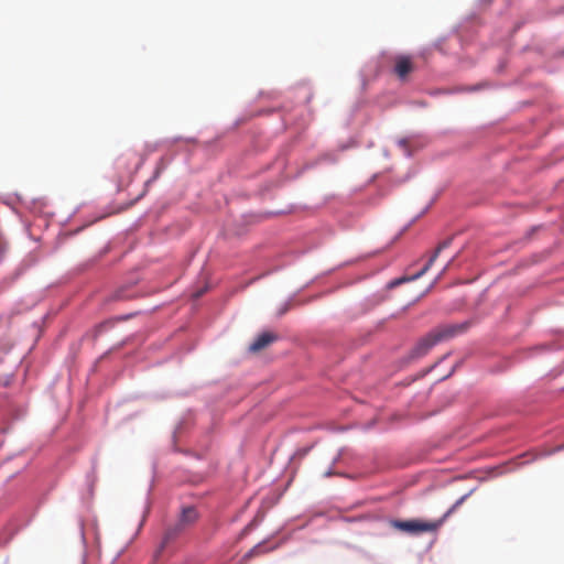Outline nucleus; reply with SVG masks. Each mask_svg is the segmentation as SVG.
Instances as JSON below:
<instances>
[{
  "instance_id": "f257e3e1",
  "label": "nucleus",
  "mask_w": 564,
  "mask_h": 564,
  "mask_svg": "<svg viewBox=\"0 0 564 564\" xmlns=\"http://www.w3.org/2000/svg\"><path fill=\"white\" fill-rule=\"evenodd\" d=\"M465 325L463 324L441 325L438 327L433 328L416 343V345L412 348L410 352V357L412 359L422 358L435 345L453 338L457 334L463 333Z\"/></svg>"
},
{
  "instance_id": "f03ea898",
  "label": "nucleus",
  "mask_w": 564,
  "mask_h": 564,
  "mask_svg": "<svg viewBox=\"0 0 564 564\" xmlns=\"http://www.w3.org/2000/svg\"><path fill=\"white\" fill-rule=\"evenodd\" d=\"M453 509L448 510L443 518L433 521H424V520H391L390 525L393 529L399 531L409 533V534H420L423 532H436L444 523L445 519L452 512Z\"/></svg>"
},
{
  "instance_id": "7ed1b4c3",
  "label": "nucleus",
  "mask_w": 564,
  "mask_h": 564,
  "mask_svg": "<svg viewBox=\"0 0 564 564\" xmlns=\"http://www.w3.org/2000/svg\"><path fill=\"white\" fill-rule=\"evenodd\" d=\"M393 72L399 79L405 80L411 72L414 69L412 58L408 55H397L393 58Z\"/></svg>"
},
{
  "instance_id": "20e7f679",
  "label": "nucleus",
  "mask_w": 564,
  "mask_h": 564,
  "mask_svg": "<svg viewBox=\"0 0 564 564\" xmlns=\"http://www.w3.org/2000/svg\"><path fill=\"white\" fill-rule=\"evenodd\" d=\"M452 243V238H448L446 240H444L443 242H441L437 248L435 249L433 256L430 258V260L427 261V263L422 268V270L420 272H417L416 274H414L413 276L409 278V279H402V280H398L395 281L393 284H399L403 281H411V280H415V279H419L420 276H422L430 268L431 265L434 263V261L436 260V258L438 257L440 252L445 249V248H448L449 245Z\"/></svg>"
},
{
  "instance_id": "39448f33",
  "label": "nucleus",
  "mask_w": 564,
  "mask_h": 564,
  "mask_svg": "<svg viewBox=\"0 0 564 564\" xmlns=\"http://www.w3.org/2000/svg\"><path fill=\"white\" fill-rule=\"evenodd\" d=\"M278 339V335L271 332L260 334L249 346V351L259 352Z\"/></svg>"
},
{
  "instance_id": "423d86ee",
  "label": "nucleus",
  "mask_w": 564,
  "mask_h": 564,
  "mask_svg": "<svg viewBox=\"0 0 564 564\" xmlns=\"http://www.w3.org/2000/svg\"><path fill=\"white\" fill-rule=\"evenodd\" d=\"M185 530V528L183 525H181L178 522H176L175 524L173 525H170L165 532H164V535H163V539H162V542L160 544V547H159V553L163 551V549L171 542L173 541L174 539H176L183 531Z\"/></svg>"
},
{
  "instance_id": "0eeeda50",
  "label": "nucleus",
  "mask_w": 564,
  "mask_h": 564,
  "mask_svg": "<svg viewBox=\"0 0 564 564\" xmlns=\"http://www.w3.org/2000/svg\"><path fill=\"white\" fill-rule=\"evenodd\" d=\"M198 519V512L194 507H185L182 509L178 523L185 529L191 527Z\"/></svg>"
},
{
  "instance_id": "6e6552de",
  "label": "nucleus",
  "mask_w": 564,
  "mask_h": 564,
  "mask_svg": "<svg viewBox=\"0 0 564 564\" xmlns=\"http://www.w3.org/2000/svg\"><path fill=\"white\" fill-rule=\"evenodd\" d=\"M265 552H268L267 549H264V544L263 543H259L257 545H254L251 550H249L242 557V561H248L254 556H259L261 554H264Z\"/></svg>"
},
{
  "instance_id": "1a4fd4ad",
  "label": "nucleus",
  "mask_w": 564,
  "mask_h": 564,
  "mask_svg": "<svg viewBox=\"0 0 564 564\" xmlns=\"http://www.w3.org/2000/svg\"><path fill=\"white\" fill-rule=\"evenodd\" d=\"M398 145L404 151L405 154L410 155L411 154V150H410V139H400L398 141Z\"/></svg>"
},
{
  "instance_id": "9d476101",
  "label": "nucleus",
  "mask_w": 564,
  "mask_h": 564,
  "mask_svg": "<svg viewBox=\"0 0 564 564\" xmlns=\"http://www.w3.org/2000/svg\"><path fill=\"white\" fill-rule=\"evenodd\" d=\"M205 291H206V290H199V291L195 292V293L193 294V296H194L195 299H198L199 296H202V295L205 293Z\"/></svg>"
},
{
  "instance_id": "9b49d317",
  "label": "nucleus",
  "mask_w": 564,
  "mask_h": 564,
  "mask_svg": "<svg viewBox=\"0 0 564 564\" xmlns=\"http://www.w3.org/2000/svg\"><path fill=\"white\" fill-rule=\"evenodd\" d=\"M465 498H466V496L462 497V498H460V499L455 503V506L453 507V509H454L455 507H457L458 505H460V503L465 500Z\"/></svg>"
},
{
  "instance_id": "f8f14e48",
  "label": "nucleus",
  "mask_w": 564,
  "mask_h": 564,
  "mask_svg": "<svg viewBox=\"0 0 564 564\" xmlns=\"http://www.w3.org/2000/svg\"><path fill=\"white\" fill-rule=\"evenodd\" d=\"M453 260H454V259H452V260H451V261L445 265V268H444L443 272H445L446 270H448V269H449L451 264L453 263Z\"/></svg>"
}]
</instances>
